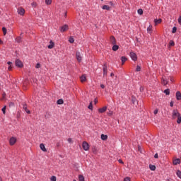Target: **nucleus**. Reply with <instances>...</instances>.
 Returning <instances> with one entry per match:
<instances>
[{
    "instance_id": "47",
    "label": "nucleus",
    "mask_w": 181,
    "mask_h": 181,
    "mask_svg": "<svg viewBox=\"0 0 181 181\" xmlns=\"http://www.w3.org/2000/svg\"><path fill=\"white\" fill-rule=\"evenodd\" d=\"M154 158H155L156 159H158V158H159V156L158 155V153H156V154L154 155Z\"/></svg>"
},
{
    "instance_id": "41",
    "label": "nucleus",
    "mask_w": 181,
    "mask_h": 181,
    "mask_svg": "<svg viewBox=\"0 0 181 181\" xmlns=\"http://www.w3.org/2000/svg\"><path fill=\"white\" fill-rule=\"evenodd\" d=\"M176 30H177V28L176 27L173 28V33H176Z\"/></svg>"
},
{
    "instance_id": "54",
    "label": "nucleus",
    "mask_w": 181,
    "mask_h": 181,
    "mask_svg": "<svg viewBox=\"0 0 181 181\" xmlns=\"http://www.w3.org/2000/svg\"><path fill=\"white\" fill-rule=\"evenodd\" d=\"M170 107H173V101L170 102Z\"/></svg>"
},
{
    "instance_id": "45",
    "label": "nucleus",
    "mask_w": 181,
    "mask_h": 181,
    "mask_svg": "<svg viewBox=\"0 0 181 181\" xmlns=\"http://www.w3.org/2000/svg\"><path fill=\"white\" fill-rule=\"evenodd\" d=\"M178 23L181 25V16L178 18Z\"/></svg>"
},
{
    "instance_id": "58",
    "label": "nucleus",
    "mask_w": 181,
    "mask_h": 181,
    "mask_svg": "<svg viewBox=\"0 0 181 181\" xmlns=\"http://www.w3.org/2000/svg\"><path fill=\"white\" fill-rule=\"evenodd\" d=\"M170 81H173V78H170Z\"/></svg>"
},
{
    "instance_id": "18",
    "label": "nucleus",
    "mask_w": 181,
    "mask_h": 181,
    "mask_svg": "<svg viewBox=\"0 0 181 181\" xmlns=\"http://www.w3.org/2000/svg\"><path fill=\"white\" fill-rule=\"evenodd\" d=\"M118 49H119V47L118 45H116L115 44L113 45L112 47V50L113 52H117V50H118Z\"/></svg>"
},
{
    "instance_id": "5",
    "label": "nucleus",
    "mask_w": 181,
    "mask_h": 181,
    "mask_svg": "<svg viewBox=\"0 0 181 181\" xmlns=\"http://www.w3.org/2000/svg\"><path fill=\"white\" fill-rule=\"evenodd\" d=\"M16 67L22 68L23 67V63L19 59H16Z\"/></svg>"
},
{
    "instance_id": "27",
    "label": "nucleus",
    "mask_w": 181,
    "mask_h": 181,
    "mask_svg": "<svg viewBox=\"0 0 181 181\" xmlns=\"http://www.w3.org/2000/svg\"><path fill=\"white\" fill-rule=\"evenodd\" d=\"M16 42H17V43H21V42H22V37H18L16 39Z\"/></svg>"
},
{
    "instance_id": "19",
    "label": "nucleus",
    "mask_w": 181,
    "mask_h": 181,
    "mask_svg": "<svg viewBox=\"0 0 181 181\" xmlns=\"http://www.w3.org/2000/svg\"><path fill=\"white\" fill-rule=\"evenodd\" d=\"M7 64L8 65V70L11 71L12 70V62H7Z\"/></svg>"
},
{
    "instance_id": "6",
    "label": "nucleus",
    "mask_w": 181,
    "mask_h": 181,
    "mask_svg": "<svg viewBox=\"0 0 181 181\" xmlns=\"http://www.w3.org/2000/svg\"><path fill=\"white\" fill-rule=\"evenodd\" d=\"M130 57L132 59V60H133L134 62H136L137 60V57H136V54H135L134 52H130Z\"/></svg>"
},
{
    "instance_id": "61",
    "label": "nucleus",
    "mask_w": 181,
    "mask_h": 181,
    "mask_svg": "<svg viewBox=\"0 0 181 181\" xmlns=\"http://www.w3.org/2000/svg\"><path fill=\"white\" fill-rule=\"evenodd\" d=\"M101 1H104V0H101Z\"/></svg>"
},
{
    "instance_id": "26",
    "label": "nucleus",
    "mask_w": 181,
    "mask_h": 181,
    "mask_svg": "<svg viewBox=\"0 0 181 181\" xmlns=\"http://www.w3.org/2000/svg\"><path fill=\"white\" fill-rule=\"evenodd\" d=\"M176 175L178 176V177H180V179H181V171L180 170H177Z\"/></svg>"
},
{
    "instance_id": "9",
    "label": "nucleus",
    "mask_w": 181,
    "mask_h": 181,
    "mask_svg": "<svg viewBox=\"0 0 181 181\" xmlns=\"http://www.w3.org/2000/svg\"><path fill=\"white\" fill-rule=\"evenodd\" d=\"M168 83H169L168 81V79L165 77H163L161 79V84H163V86H166L168 84Z\"/></svg>"
},
{
    "instance_id": "31",
    "label": "nucleus",
    "mask_w": 181,
    "mask_h": 181,
    "mask_svg": "<svg viewBox=\"0 0 181 181\" xmlns=\"http://www.w3.org/2000/svg\"><path fill=\"white\" fill-rule=\"evenodd\" d=\"M177 122L178 124H181V116H180V115H178V116H177Z\"/></svg>"
},
{
    "instance_id": "42",
    "label": "nucleus",
    "mask_w": 181,
    "mask_h": 181,
    "mask_svg": "<svg viewBox=\"0 0 181 181\" xmlns=\"http://www.w3.org/2000/svg\"><path fill=\"white\" fill-rule=\"evenodd\" d=\"M50 180L51 181H56V176H52Z\"/></svg>"
},
{
    "instance_id": "51",
    "label": "nucleus",
    "mask_w": 181,
    "mask_h": 181,
    "mask_svg": "<svg viewBox=\"0 0 181 181\" xmlns=\"http://www.w3.org/2000/svg\"><path fill=\"white\" fill-rule=\"evenodd\" d=\"M31 5H32V6H36V2H33V3L31 4Z\"/></svg>"
},
{
    "instance_id": "4",
    "label": "nucleus",
    "mask_w": 181,
    "mask_h": 181,
    "mask_svg": "<svg viewBox=\"0 0 181 181\" xmlns=\"http://www.w3.org/2000/svg\"><path fill=\"white\" fill-rule=\"evenodd\" d=\"M17 12H18V15L23 16L25 15V8L20 7L18 8Z\"/></svg>"
},
{
    "instance_id": "17",
    "label": "nucleus",
    "mask_w": 181,
    "mask_h": 181,
    "mask_svg": "<svg viewBox=\"0 0 181 181\" xmlns=\"http://www.w3.org/2000/svg\"><path fill=\"white\" fill-rule=\"evenodd\" d=\"M173 163V165H179V163H180V159L177 158V159L174 160Z\"/></svg>"
},
{
    "instance_id": "15",
    "label": "nucleus",
    "mask_w": 181,
    "mask_h": 181,
    "mask_svg": "<svg viewBox=\"0 0 181 181\" xmlns=\"http://www.w3.org/2000/svg\"><path fill=\"white\" fill-rule=\"evenodd\" d=\"M100 138L103 141H107V139H108V136L105 134H101Z\"/></svg>"
},
{
    "instance_id": "56",
    "label": "nucleus",
    "mask_w": 181,
    "mask_h": 181,
    "mask_svg": "<svg viewBox=\"0 0 181 181\" xmlns=\"http://www.w3.org/2000/svg\"><path fill=\"white\" fill-rule=\"evenodd\" d=\"M2 43H4V42L0 39V45H2Z\"/></svg>"
},
{
    "instance_id": "37",
    "label": "nucleus",
    "mask_w": 181,
    "mask_h": 181,
    "mask_svg": "<svg viewBox=\"0 0 181 181\" xmlns=\"http://www.w3.org/2000/svg\"><path fill=\"white\" fill-rule=\"evenodd\" d=\"M88 108L89 110H93V102H90V104H89Z\"/></svg>"
},
{
    "instance_id": "43",
    "label": "nucleus",
    "mask_w": 181,
    "mask_h": 181,
    "mask_svg": "<svg viewBox=\"0 0 181 181\" xmlns=\"http://www.w3.org/2000/svg\"><path fill=\"white\" fill-rule=\"evenodd\" d=\"M124 181H131V178L127 177L124 178Z\"/></svg>"
},
{
    "instance_id": "50",
    "label": "nucleus",
    "mask_w": 181,
    "mask_h": 181,
    "mask_svg": "<svg viewBox=\"0 0 181 181\" xmlns=\"http://www.w3.org/2000/svg\"><path fill=\"white\" fill-rule=\"evenodd\" d=\"M119 163H122V164H124V161H122V160L119 159L118 160Z\"/></svg>"
},
{
    "instance_id": "20",
    "label": "nucleus",
    "mask_w": 181,
    "mask_h": 181,
    "mask_svg": "<svg viewBox=\"0 0 181 181\" xmlns=\"http://www.w3.org/2000/svg\"><path fill=\"white\" fill-rule=\"evenodd\" d=\"M86 80H87V78L86 77V75H82L81 76V83H84V81H86Z\"/></svg>"
},
{
    "instance_id": "38",
    "label": "nucleus",
    "mask_w": 181,
    "mask_h": 181,
    "mask_svg": "<svg viewBox=\"0 0 181 181\" xmlns=\"http://www.w3.org/2000/svg\"><path fill=\"white\" fill-rule=\"evenodd\" d=\"M169 45L170 46H175V42H173V40H170Z\"/></svg>"
},
{
    "instance_id": "25",
    "label": "nucleus",
    "mask_w": 181,
    "mask_h": 181,
    "mask_svg": "<svg viewBox=\"0 0 181 181\" xmlns=\"http://www.w3.org/2000/svg\"><path fill=\"white\" fill-rule=\"evenodd\" d=\"M147 32L148 33H151L152 32V25H150L148 28H147Z\"/></svg>"
},
{
    "instance_id": "59",
    "label": "nucleus",
    "mask_w": 181,
    "mask_h": 181,
    "mask_svg": "<svg viewBox=\"0 0 181 181\" xmlns=\"http://www.w3.org/2000/svg\"><path fill=\"white\" fill-rule=\"evenodd\" d=\"M0 181H2V177L0 176Z\"/></svg>"
},
{
    "instance_id": "35",
    "label": "nucleus",
    "mask_w": 181,
    "mask_h": 181,
    "mask_svg": "<svg viewBox=\"0 0 181 181\" xmlns=\"http://www.w3.org/2000/svg\"><path fill=\"white\" fill-rule=\"evenodd\" d=\"M1 111L3 114H6V106H4L2 109Z\"/></svg>"
},
{
    "instance_id": "48",
    "label": "nucleus",
    "mask_w": 181,
    "mask_h": 181,
    "mask_svg": "<svg viewBox=\"0 0 181 181\" xmlns=\"http://www.w3.org/2000/svg\"><path fill=\"white\" fill-rule=\"evenodd\" d=\"M36 69H40V64H37L35 66Z\"/></svg>"
},
{
    "instance_id": "57",
    "label": "nucleus",
    "mask_w": 181,
    "mask_h": 181,
    "mask_svg": "<svg viewBox=\"0 0 181 181\" xmlns=\"http://www.w3.org/2000/svg\"><path fill=\"white\" fill-rule=\"evenodd\" d=\"M113 76H114V73L112 72V73L110 74V76H111V77H113Z\"/></svg>"
},
{
    "instance_id": "8",
    "label": "nucleus",
    "mask_w": 181,
    "mask_h": 181,
    "mask_svg": "<svg viewBox=\"0 0 181 181\" xmlns=\"http://www.w3.org/2000/svg\"><path fill=\"white\" fill-rule=\"evenodd\" d=\"M61 32H66V30H69V25H63L62 27H61V29H60Z\"/></svg>"
},
{
    "instance_id": "33",
    "label": "nucleus",
    "mask_w": 181,
    "mask_h": 181,
    "mask_svg": "<svg viewBox=\"0 0 181 181\" xmlns=\"http://www.w3.org/2000/svg\"><path fill=\"white\" fill-rule=\"evenodd\" d=\"M164 93L166 94V95H169V94H170V90H169V89H165Z\"/></svg>"
},
{
    "instance_id": "44",
    "label": "nucleus",
    "mask_w": 181,
    "mask_h": 181,
    "mask_svg": "<svg viewBox=\"0 0 181 181\" xmlns=\"http://www.w3.org/2000/svg\"><path fill=\"white\" fill-rule=\"evenodd\" d=\"M158 111H159L158 109H156V110H154V114H155V115H156V114H158Z\"/></svg>"
},
{
    "instance_id": "34",
    "label": "nucleus",
    "mask_w": 181,
    "mask_h": 181,
    "mask_svg": "<svg viewBox=\"0 0 181 181\" xmlns=\"http://www.w3.org/2000/svg\"><path fill=\"white\" fill-rule=\"evenodd\" d=\"M78 180H79V181H84V176L80 175L78 176Z\"/></svg>"
},
{
    "instance_id": "23",
    "label": "nucleus",
    "mask_w": 181,
    "mask_h": 181,
    "mask_svg": "<svg viewBox=\"0 0 181 181\" xmlns=\"http://www.w3.org/2000/svg\"><path fill=\"white\" fill-rule=\"evenodd\" d=\"M102 8L105 10V11H110V6L104 5Z\"/></svg>"
},
{
    "instance_id": "7",
    "label": "nucleus",
    "mask_w": 181,
    "mask_h": 181,
    "mask_svg": "<svg viewBox=\"0 0 181 181\" xmlns=\"http://www.w3.org/2000/svg\"><path fill=\"white\" fill-rule=\"evenodd\" d=\"M9 144L11 146H13L14 144H16V138L15 137H11L9 140Z\"/></svg>"
},
{
    "instance_id": "24",
    "label": "nucleus",
    "mask_w": 181,
    "mask_h": 181,
    "mask_svg": "<svg viewBox=\"0 0 181 181\" xmlns=\"http://www.w3.org/2000/svg\"><path fill=\"white\" fill-rule=\"evenodd\" d=\"M127 57H121V61H122V64H124L125 62L127 61Z\"/></svg>"
},
{
    "instance_id": "3",
    "label": "nucleus",
    "mask_w": 181,
    "mask_h": 181,
    "mask_svg": "<svg viewBox=\"0 0 181 181\" xmlns=\"http://www.w3.org/2000/svg\"><path fill=\"white\" fill-rule=\"evenodd\" d=\"M82 147L84 151H88L90 149V146L88 145V143H87L86 141L83 142Z\"/></svg>"
},
{
    "instance_id": "16",
    "label": "nucleus",
    "mask_w": 181,
    "mask_h": 181,
    "mask_svg": "<svg viewBox=\"0 0 181 181\" xmlns=\"http://www.w3.org/2000/svg\"><path fill=\"white\" fill-rule=\"evenodd\" d=\"M176 98L178 100L181 99V93H180V91H177L176 93Z\"/></svg>"
},
{
    "instance_id": "12",
    "label": "nucleus",
    "mask_w": 181,
    "mask_h": 181,
    "mask_svg": "<svg viewBox=\"0 0 181 181\" xmlns=\"http://www.w3.org/2000/svg\"><path fill=\"white\" fill-rule=\"evenodd\" d=\"M40 148L41 151H42L43 152H47V150L46 149V146H45L44 144H40Z\"/></svg>"
},
{
    "instance_id": "53",
    "label": "nucleus",
    "mask_w": 181,
    "mask_h": 181,
    "mask_svg": "<svg viewBox=\"0 0 181 181\" xmlns=\"http://www.w3.org/2000/svg\"><path fill=\"white\" fill-rule=\"evenodd\" d=\"M94 103H95V104H97V103H98V100L95 99V100H94Z\"/></svg>"
},
{
    "instance_id": "52",
    "label": "nucleus",
    "mask_w": 181,
    "mask_h": 181,
    "mask_svg": "<svg viewBox=\"0 0 181 181\" xmlns=\"http://www.w3.org/2000/svg\"><path fill=\"white\" fill-rule=\"evenodd\" d=\"M100 87H101V88H105V86H104V84H101Z\"/></svg>"
},
{
    "instance_id": "21",
    "label": "nucleus",
    "mask_w": 181,
    "mask_h": 181,
    "mask_svg": "<svg viewBox=\"0 0 181 181\" xmlns=\"http://www.w3.org/2000/svg\"><path fill=\"white\" fill-rule=\"evenodd\" d=\"M155 25H159V23H162V19L159 18L158 20H154Z\"/></svg>"
},
{
    "instance_id": "49",
    "label": "nucleus",
    "mask_w": 181,
    "mask_h": 181,
    "mask_svg": "<svg viewBox=\"0 0 181 181\" xmlns=\"http://www.w3.org/2000/svg\"><path fill=\"white\" fill-rule=\"evenodd\" d=\"M23 110H25V111H26L28 110V107H26V105H23Z\"/></svg>"
},
{
    "instance_id": "39",
    "label": "nucleus",
    "mask_w": 181,
    "mask_h": 181,
    "mask_svg": "<svg viewBox=\"0 0 181 181\" xmlns=\"http://www.w3.org/2000/svg\"><path fill=\"white\" fill-rule=\"evenodd\" d=\"M67 141L69 142V144H73V139L71 138H69L67 139Z\"/></svg>"
},
{
    "instance_id": "60",
    "label": "nucleus",
    "mask_w": 181,
    "mask_h": 181,
    "mask_svg": "<svg viewBox=\"0 0 181 181\" xmlns=\"http://www.w3.org/2000/svg\"><path fill=\"white\" fill-rule=\"evenodd\" d=\"M73 181H77V180H74Z\"/></svg>"
},
{
    "instance_id": "36",
    "label": "nucleus",
    "mask_w": 181,
    "mask_h": 181,
    "mask_svg": "<svg viewBox=\"0 0 181 181\" xmlns=\"http://www.w3.org/2000/svg\"><path fill=\"white\" fill-rule=\"evenodd\" d=\"M2 31H3V33H4V35L5 36L6 35V28L3 27L2 28Z\"/></svg>"
},
{
    "instance_id": "14",
    "label": "nucleus",
    "mask_w": 181,
    "mask_h": 181,
    "mask_svg": "<svg viewBox=\"0 0 181 181\" xmlns=\"http://www.w3.org/2000/svg\"><path fill=\"white\" fill-rule=\"evenodd\" d=\"M54 47V42L53 41L49 42V45H48V49H53Z\"/></svg>"
},
{
    "instance_id": "29",
    "label": "nucleus",
    "mask_w": 181,
    "mask_h": 181,
    "mask_svg": "<svg viewBox=\"0 0 181 181\" xmlns=\"http://www.w3.org/2000/svg\"><path fill=\"white\" fill-rule=\"evenodd\" d=\"M137 13H139V15H143V13H144V10H142V8H139V9L137 11Z\"/></svg>"
},
{
    "instance_id": "40",
    "label": "nucleus",
    "mask_w": 181,
    "mask_h": 181,
    "mask_svg": "<svg viewBox=\"0 0 181 181\" xmlns=\"http://www.w3.org/2000/svg\"><path fill=\"white\" fill-rule=\"evenodd\" d=\"M136 71H141V66H139V65H137Z\"/></svg>"
},
{
    "instance_id": "55",
    "label": "nucleus",
    "mask_w": 181,
    "mask_h": 181,
    "mask_svg": "<svg viewBox=\"0 0 181 181\" xmlns=\"http://www.w3.org/2000/svg\"><path fill=\"white\" fill-rule=\"evenodd\" d=\"M25 112H27V114H30V110H25Z\"/></svg>"
},
{
    "instance_id": "30",
    "label": "nucleus",
    "mask_w": 181,
    "mask_h": 181,
    "mask_svg": "<svg viewBox=\"0 0 181 181\" xmlns=\"http://www.w3.org/2000/svg\"><path fill=\"white\" fill-rule=\"evenodd\" d=\"M149 168H150L151 170H156V167L153 165H150Z\"/></svg>"
},
{
    "instance_id": "46",
    "label": "nucleus",
    "mask_w": 181,
    "mask_h": 181,
    "mask_svg": "<svg viewBox=\"0 0 181 181\" xmlns=\"http://www.w3.org/2000/svg\"><path fill=\"white\" fill-rule=\"evenodd\" d=\"M13 105H15V104L11 102L9 103V107H13Z\"/></svg>"
},
{
    "instance_id": "2",
    "label": "nucleus",
    "mask_w": 181,
    "mask_h": 181,
    "mask_svg": "<svg viewBox=\"0 0 181 181\" xmlns=\"http://www.w3.org/2000/svg\"><path fill=\"white\" fill-rule=\"evenodd\" d=\"M103 77H106L108 73V68L107 67V64H105L103 66Z\"/></svg>"
},
{
    "instance_id": "11",
    "label": "nucleus",
    "mask_w": 181,
    "mask_h": 181,
    "mask_svg": "<svg viewBox=\"0 0 181 181\" xmlns=\"http://www.w3.org/2000/svg\"><path fill=\"white\" fill-rule=\"evenodd\" d=\"M105 111H107V106H104L103 107L98 109V112L100 114H103Z\"/></svg>"
},
{
    "instance_id": "10",
    "label": "nucleus",
    "mask_w": 181,
    "mask_h": 181,
    "mask_svg": "<svg viewBox=\"0 0 181 181\" xmlns=\"http://www.w3.org/2000/svg\"><path fill=\"white\" fill-rule=\"evenodd\" d=\"M76 57L78 62H81V54H80V52H77L76 54Z\"/></svg>"
},
{
    "instance_id": "32",
    "label": "nucleus",
    "mask_w": 181,
    "mask_h": 181,
    "mask_svg": "<svg viewBox=\"0 0 181 181\" xmlns=\"http://www.w3.org/2000/svg\"><path fill=\"white\" fill-rule=\"evenodd\" d=\"M69 43H74V38L73 37H70L69 39Z\"/></svg>"
},
{
    "instance_id": "1",
    "label": "nucleus",
    "mask_w": 181,
    "mask_h": 181,
    "mask_svg": "<svg viewBox=\"0 0 181 181\" xmlns=\"http://www.w3.org/2000/svg\"><path fill=\"white\" fill-rule=\"evenodd\" d=\"M179 115H180V113H179V111H177V110H173V115H172L173 119H176V118H177Z\"/></svg>"
},
{
    "instance_id": "28",
    "label": "nucleus",
    "mask_w": 181,
    "mask_h": 181,
    "mask_svg": "<svg viewBox=\"0 0 181 181\" xmlns=\"http://www.w3.org/2000/svg\"><path fill=\"white\" fill-rule=\"evenodd\" d=\"M46 5H52V0H45Z\"/></svg>"
},
{
    "instance_id": "13",
    "label": "nucleus",
    "mask_w": 181,
    "mask_h": 181,
    "mask_svg": "<svg viewBox=\"0 0 181 181\" xmlns=\"http://www.w3.org/2000/svg\"><path fill=\"white\" fill-rule=\"evenodd\" d=\"M110 40L112 45H115V43H117V40L114 36H111Z\"/></svg>"
},
{
    "instance_id": "22",
    "label": "nucleus",
    "mask_w": 181,
    "mask_h": 181,
    "mask_svg": "<svg viewBox=\"0 0 181 181\" xmlns=\"http://www.w3.org/2000/svg\"><path fill=\"white\" fill-rule=\"evenodd\" d=\"M64 103V101L63 100V99H59L57 101V104H58L59 105H62V104H63Z\"/></svg>"
}]
</instances>
